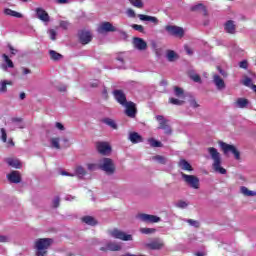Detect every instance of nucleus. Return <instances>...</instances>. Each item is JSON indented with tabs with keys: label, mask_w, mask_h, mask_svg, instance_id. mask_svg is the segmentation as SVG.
Masks as SVG:
<instances>
[{
	"label": "nucleus",
	"mask_w": 256,
	"mask_h": 256,
	"mask_svg": "<svg viewBox=\"0 0 256 256\" xmlns=\"http://www.w3.org/2000/svg\"><path fill=\"white\" fill-rule=\"evenodd\" d=\"M249 67V64L247 63V60H243L239 63V68L240 69H247Z\"/></svg>",
	"instance_id": "nucleus-56"
},
{
	"label": "nucleus",
	"mask_w": 256,
	"mask_h": 256,
	"mask_svg": "<svg viewBox=\"0 0 256 256\" xmlns=\"http://www.w3.org/2000/svg\"><path fill=\"white\" fill-rule=\"evenodd\" d=\"M60 27L61 29H69V22L65 20L60 21Z\"/></svg>",
	"instance_id": "nucleus-55"
},
{
	"label": "nucleus",
	"mask_w": 256,
	"mask_h": 256,
	"mask_svg": "<svg viewBox=\"0 0 256 256\" xmlns=\"http://www.w3.org/2000/svg\"><path fill=\"white\" fill-rule=\"evenodd\" d=\"M129 3L137 9H143L144 7L143 0H129Z\"/></svg>",
	"instance_id": "nucleus-35"
},
{
	"label": "nucleus",
	"mask_w": 256,
	"mask_h": 256,
	"mask_svg": "<svg viewBox=\"0 0 256 256\" xmlns=\"http://www.w3.org/2000/svg\"><path fill=\"white\" fill-rule=\"evenodd\" d=\"M5 15H9L10 17H16L17 19H21V17H23V14L15 11V10H11L9 8H6L4 10Z\"/></svg>",
	"instance_id": "nucleus-27"
},
{
	"label": "nucleus",
	"mask_w": 256,
	"mask_h": 256,
	"mask_svg": "<svg viewBox=\"0 0 256 256\" xmlns=\"http://www.w3.org/2000/svg\"><path fill=\"white\" fill-rule=\"evenodd\" d=\"M55 127L56 129H59V131H65V126H63L61 122H56Z\"/></svg>",
	"instance_id": "nucleus-59"
},
{
	"label": "nucleus",
	"mask_w": 256,
	"mask_h": 256,
	"mask_svg": "<svg viewBox=\"0 0 256 256\" xmlns=\"http://www.w3.org/2000/svg\"><path fill=\"white\" fill-rule=\"evenodd\" d=\"M6 163H8V165H10V167H14L15 169L21 168V162L17 159L8 158L6 160Z\"/></svg>",
	"instance_id": "nucleus-28"
},
{
	"label": "nucleus",
	"mask_w": 256,
	"mask_h": 256,
	"mask_svg": "<svg viewBox=\"0 0 256 256\" xmlns=\"http://www.w3.org/2000/svg\"><path fill=\"white\" fill-rule=\"evenodd\" d=\"M192 10H193V11H203V13H204L205 16L208 15L207 7H205V5H203V4L194 5V6L192 7Z\"/></svg>",
	"instance_id": "nucleus-34"
},
{
	"label": "nucleus",
	"mask_w": 256,
	"mask_h": 256,
	"mask_svg": "<svg viewBox=\"0 0 256 256\" xmlns=\"http://www.w3.org/2000/svg\"><path fill=\"white\" fill-rule=\"evenodd\" d=\"M116 61H118L120 64L118 65V69H125V58L122 54L118 55L116 57Z\"/></svg>",
	"instance_id": "nucleus-39"
},
{
	"label": "nucleus",
	"mask_w": 256,
	"mask_h": 256,
	"mask_svg": "<svg viewBox=\"0 0 256 256\" xmlns=\"http://www.w3.org/2000/svg\"><path fill=\"white\" fill-rule=\"evenodd\" d=\"M12 123H14V127H17V129L25 128V124L23 123V119L21 118H12Z\"/></svg>",
	"instance_id": "nucleus-31"
},
{
	"label": "nucleus",
	"mask_w": 256,
	"mask_h": 256,
	"mask_svg": "<svg viewBox=\"0 0 256 256\" xmlns=\"http://www.w3.org/2000/svg\"><path fill=\"white\" fill-rule=\"evenodd\" d=\"M35 13H36L37 19L42 21V23H49V21H51V17L49 16V13L45 11V9L38 7L35 9Z\"/></svg>",
	"instance_id": "nucleus-10"
},
{
	"label": "nucleus",
	"mask_w": 256,
	"mask_h": 256,
	"mask_svg": "<svg viewBox=\"0 0 256 256\" xmlns=\"http://www.w3.org/2000/svg\"><path fill=\"white\" fill-rule=\"evenodd\" d=\"M208 153L213 159L212 167L216 173H220V175H226L227 170L221 167V154L217 151V148L210 147L208 148Z\"/></svg>",
	"instance_id": "nucleus-1"
},
{
	"label": "nucleus",
	"mask_w": 256,
	"mask_h": 256,
	"mask_svg": "<svg viewBox=\"0 0 256 256\" xmlns=\"http://www.w3.org/2000/svg\"><path fill=\"white\" fill-rule=\"evenodd\" d=\"M170 103L172 105H183V101L177 99V98H170Z\"/></svg>",
	"instance_id": "nucleus-52"
},
{
	"label": "nucleus",
	"mask_w": 256,
	"mask_h": 256,
	"mask_svg": "<svg viewBox=\"0 0 256 256\" xmlns=\"http://www.w3.org/2000/svg\"><path fill=\"white\" fill-rule=\"evenodd\" d=\"M174 93H175L176 97H181V95H183V89H181L180 87H175Z\"/></svg>",
	"instance_id": "nucleus-53"
},
{
	"label": "nucleus",
	"mask_w": 256,
	"mask_h": 256,
	"mask_svg": "<svg viewBox=\"0 0 256 256\" xmlns=\"http://www.w3.org/2000/svg\"><path fill=\"white\" fill-rule=\"evenodd\" d=\"M7 85H11V82L4 80L0 84V93H7Z\"/></svg>",
	"instance_id": "nucleus-41"
},
{
	"label": "nucleus",
	"mask_w": 256,
	"mask_h": 256,
	"mask_svg": "<svg viewBox=\"0 0 256 256\" xmlns=\"http://www.w3.org/2000/svg\"><path fill=\"white\" fill-rule=\"evenodd\" d=\"M103 123H105L106 125H108L109 127H111L112 129H117V123L115 122V120L110 119V118H105L103 120Z\"/></svg>",
	"instance_id": "nucleus-38"
},
{
	"label": "nucleus",
	"mask_w": 256,
	"mask_h": 256,
	"mask_svg": "<svg viewBox=\"0 0 256 256\" xmlns=\"http://www.w3.org/2000/svg\"><path fill=\"white\" fill-rule=\"evenodd\" d=\"M75 173H76V175L78 176V177H85V168H83V166H78V167H76V169H75Z\"/></svg>",
	"instance_id": "nucleus-40"
},
{
	"label": "nucleus",
	"mask_w": 256,
	"mask_h": 256,
	"mask_svg": "<svg viewBox=\"0 0 256 256\" xmlns=\"http://www.w3.org/2000/svg\"><path fill=\"white\" fill-rule=\"evenodd\" d=\"M122 107H125V114L127 117H131V119L135 118L137 115V107L133 102H126Z\"/></svg>",
	"instance_id": "nucleus-9"
},
{
	"label": "nucleus",
	"mask_w": 256,
	"mask_h": 256,
	"mask_svg": "<svg viewBox=\"0 0 256 256\" xmlns=\"http://www.w3.org/2000/svg\"><path fill=\"white\" fill-rule=\"evenodd\" d=\"M49 55H50V58L52 59V61H59V59H62V57H63V55H61L60 53H58L55 50H50Z\"/></svg>",
	"instance_id": "nucleus-33"
},
{
	"label": "nucleus",
	"mask_w": 256,
	"mask_h": 256,
	"mask_svg": "<svg viewBox=\"0 0 256 256\" xmlns=\"http://www.w3.org/2000/svg\"><path fill=\"white\" fill-rule=\"evenodd\" d=\"M111 237L114 239H120L121 241H133V236L131 234H125V232L114 229L110 232Z\"/></svg>",
	"instance_id": "nucleus-7"
},
{
	"label": "nucleus",
	"mask_w": 256,
	"mask_h": 256,
	"mask_svg": "<svg viewBox=\"0 0 256 256\" xmlns=\"http://www.w3.org/2000/svg\"><path fill=\"white\" fill-rule=\"evenodd\" d=\"M7 179L10 181V183H21V174L19 171H12L7 175Z\"/></svg>",
	"instance_id": "nucleus-21"
},
{
	"label": "nucleus",
	"mask_w": 256,
	"mask_h": 256,
	"mask_svg": "<svg viewBox=\"0 0 256 256\" xmlns=\"http://www.w3.org/2000/svg\"><path fill=\"white\" fill-rule=\"evenodd\" d=\"M51 243H53V239L51 238H40L36 240L35 242L36 255L45 256L47 253V249H49V247L51 246Z\"/></svg>",
	"instance_id": "nucleus-2"
},
{
	"label": "nucleus",
	"mask_w": 256,
	"mask_h": 256,
	"mask_svg": "<svg viewBox=\"0 0 256 256\" xmlns=\"http://www.w3.org/2000/svg\"><path fill=\"white\" fill-rule=\"evenodd\" d=\"M10 238L9 236L0 235V243H9Z\"/></svg>",
	"instance_id": "nucleus-57"
},
{
	"label": "nucleus",
	"mask_w": 256,
	"mask_h": 256,
	"mask_svg": "<svg viewBox=\"0 0 256 256\" xmlns=\"http://www.w3.org/2000/svg\"><path fill=\"white\" fill-rule=\"evenodd\" d=\"M152 160L157 161V163H160V165H165L167 163V158L161 155L153 156Z\"/></svg>",
	"instance_id": "nucleus-36"
},
{
	"label": "nucleus",
	"mask_w": 256,
	"mask_h": 256,
	"mask_svg": "<svg viewBox=\"0 0 256 256\" xmlns=\"http://www.w3.org/2000/svg\"><path fill=\"white\" fill-rule=\"evenodd\" d=\"M2 58L4 59L5 64H1L0 68L3 71H8V69H13V67H15V64H13V61L9 59V56L7 54H3Z\"/></svg>",
	"instance_id": "nucleus-18"
},
{
	"label": "nucleus",
	"mask_w": 256,
	"mask_h": 256,
	"mask_svg": "<svg viewBox=\"0 0 256 256\" xmlns=\"http://www.w3.org/2000/svg\"><path fill=\"white\" fill-rule=\"evenodd\" d=\"M140 232L143 233V235H151V233H155L154 228H141Z\"/></svg>",
	"instance_id": "nucleus-45"
},
{
	"label": "nucleus",
	"mask_w": 256,
	"mask_h": 256,
	"mask_svg": "<svg viewBox=\"0 0 256 256\" xmlns=\"http://www.w3.org/2000/svg\"><path fill=\"white\" fill-rule=\"evenodd\" d=\"M182 179L192 189H199V178H197L196 176L182 173Z\"/></svg>",
	"instance_id": "nucleus-5"
},
{
	"label": "nucleus",
	"mask_w": 256,
	"mask_h": 256,
	"mask_svg": "<svg viewBox=\"0 0 256 256\" xmlns=\"http://www.w3.org/2000/svg\"><path fill=\"white\" fill-rule=\"evenodd\" d=\"M136 218L143 223H159L161 221L160 217L151 214H138Z\"/></svg>",
	"instance_id": "nucleus-8"
},
{
	"label": "nucleus",
	"mask_w": 256,
	"mask_h": 256,
	"mask_svg": "<svg viewBox=\"0 0 256 256\" xmlns=\"http://www.w3.org/2000/svg\"><path fill=\"white\" fill-rule=\"evenodd\" d=\"M213 83L218 91H223V89H225V80H223V78L218 74L213 75Z\"/></svg>",
	"instance_id": "nucleus-16"
},
{
	"label": "nucleus",
	"mask_w": 256,
	"mask_h": 256,
	"mask_svg": "<svg viewBox=\"0 0 256 256\" xmlns=\"http://www.w3.org/2000/svg\"><path fill=\"white\" fill-rule=\"evenodd\" d=\"M133 45L138 51H145L147 49V42L139 37L133 39Z\"/></svg>",
	"instance_id": "nucleus-15"
},
{
	"label": "nucleus",
	"mask_w": 256,
	"mask_h": 256,
	"mask_svg": "<svg viewBox=\"0 0 256 256\" xmlns=\"http://www.w3.org/2000/svg\"><path fill=\"white\" fill-rule=\"evenodd\" d=\"M159 129H163L166 135H171L172 133L171 127L167 124H162V126H159Z\"/></svg>",
	"instance_id": "nucleus-43"
},
{
	"label": "nucleus",
	"mask_w": 256,
	"mask_h": 256,
	"mask_svg": "<svg viewBox=\"0 0 256 256\" xmlns=\"http://www.w3.org/2000/svg\"><path fill=\"white\" fill-rule=\"evenodd\" d=\"M51 146L55 149H61V146H59V138H52L50 140Z\"/></svg>",
	"instance_id": "nucleus-44"
},
{
	"label": "nucleus",
	"mask_w": 256,
	"mask_h": 256,
	"mask_svg": "<svg viewBox=\"0 0 256 256\" xmlns=\"http://www.w3.org/2000/svg\"><path fill=\"white\" fill-rule=\"evenodd\" d=\"M82 221L86 223V225H97V222L95 221V218L91 216H85L82 218Z\"/></svg>",
	"instance_id": "nucleus-37"
},
{
	"label": "nucleus",
	"mask_w": 256,
	"mask_h": 256,
	"mask_svg": "<svg viewBox=\"0 0 256 256\" xmlns=\"http://www.w3.org/2000/svg\"><path fill=\"white\" fill-rule=\"evenodd\" d=\"M156 119H157V121H159L160 127H161L162 125L167 124V121L165 120V117H163L162 115H157V116H156Z\"/></svg>",
	"instance_id": "nucleus-51"
},
{
	"label": "nucleus",
	"mask_w": 256,
	"mask_h": 256,
	"mask_svg": "<svg viewBox=\"0 0 256 256\" xmlns=\"http://www.w3.org/2000/svg\"><path fill=\"white\" fill-rule=\"evenodd\" d=\"M48 34L52 41H55V39H57V31H55L54 29L48 30Z\"/></svg>",
	"instance_id": "nucleus-47"
},
{
	"label": "nucleus",
	"mask_w": 256,
	"mask_h": 256,
	"mask_svg": "<svg viewBox=\"0 0 256 256\" xmlns=\"http://www.w3.org/2000/svg\"><path fill=\"white\" fill-rule=\"evenodd\" d=\"M187 223H189V225H191V227H199V222L193 219H188Z\"/></svg>",
	"instance_id": "nucleus-54"
},
{
	"label": "nucleus",
	"mask_w": 256,
	"mask_h": 256,
	"mask_svg": "<svg viewBox=\"0 0 256 256\" xmlns=\"http://www.w3.org/2000/svg\"><path fill=\"white\" fill-rule=\"evenodd\" d=\"M100 169L105 171L107 175H113L115 173V164L110 158H104L100 160Z\"/></svg>",
	"instance_id": "nucleus-4"
},
{
	"label": "nucleus",
	"mask_w": 256,
	"mask_h": 256,
	"mask_svg": "<svg viewBox=\"0 0 256 256\" xmlns=\"http://www.w3.org/2000/svg\"><path fill=\"white\" fill-rule=\"evenodd\" d=\"M0 133H1V136H0L1 141H3V143H7V131L5 130V128H1Z\"/></svg>",
	"instance_id": "nucleus-46"
},
{
	"label": "nucleus",
	"mask_w": 256,
	"mask_h": 256,
	"mask_svg": "<svg viewBox=\"0 0 256 256\" xmlns=\"http://www.w3.org/2000/svg\"><path fill=\"white\" fill-rule=\"evenodd\" d=\"M88 171H96L97 164H87Z\"/></svg>",
	"instance_id": "nucleus-60"
},
{
	"label": "nucleus",
	"mask_w": 256,
	"mask_h": 256,
	"mask_svg": "<svg viewBox=\"0 0 256 256\" xmlns=\"http://www.w3.org/2000/svg\"><path fill=\"white\" fill-rule=\"evenodd\" d=\"M240 193L244 195V197H256V192L248 190V188L245 186L240 187Z\"/></svg>",
	"instance_id": "nucleus-25"
},
{
	"label": "nucleus",
	"mask_w": 256,
	"mask_h": 256,
	"mask_svg": "<svg viewBox=\"0 0 256 256\" xmlns=\"http://www.w3.org/2000/svg\"><path fill=\"white\" fill-rule=\"evenodd\" d=\"M165 31L172 35L173 37H183L185 35V30L179 26L167 25Z\"/></svg>",
	"instance_id": "nucleus-6"
},
{
	"label": "nucleus",
	"mask_w": 256,
	"mask_h": 256,
	"mask_svg": "<svg viewBox=\"0 0 256 256\" xmlns=\"http://www.w3.org/2000/svg\"><path fill=\"white\" fill-rule=\"evenodd\" d=\"M234 106L237 107V109H248V107H251V102L247 100V98H238Z\"/></svg>",
	"instance_id": "nucleus-17"
},
{
	"label": "nucleus",
	"mask_w": 256,
	"mask_h": 256,
	"mask_svg": "<svg viewBox=\"0 0 256 256\" xmlns=\"http://www.w3.org/2000/svg\"><path fill=\"white\" fill-rule=\"evenodd\" d=\"M60 201H61V198H59V196H56L53 200V207L55 208L59 207Z\"/></svg>",
	"instance_id": "nucleus-58"
},
{
	"label": "nucleus",
	"mask_w": 256,
	"mask_h": 256,
	"mask_svg": "<svg viewBox=\"0 0 256 256\" xmlns=\"http://www.w3.org/2000/svg\"><path fill=\"white\" fill-rule=\"evenodd\" d=\"M185 51L188 55H193V50H191L189 46H185Z\"/></svg>",
	"instance_id": "nucleus-64"
},
{
	"label": "nucleus",
	"mask_w": 256,
	"mask_h": 256,
	"mask_svg": "<svg viewBox=\"0 0 256 256\" xmlns=\"http://www.w3.org/2000/svg\"><path fill=\"white\" fill-rule=\"evenodd\" d=\"M114 99H116L117 103L120 105H125L127 103V96L123 92V90H114L113 91Z\"/></svg>",
	"instance_id": "nucleus-12"
},
{
	"label": "nucleus",
	"mask_w": 256,
	"mask_h": 256,
	"mask_svg": "<svg viewBox=\"0 0 256 256\" xmlns=\"http://www.w3.org/2000/svg\"><path fill=\"white\" fill-rule=\"evenodd\" d=\"M8 49H10L11 55H17V49L13 48L11 44L8 45Z\"/></svg>",
	"instance_id": "nucleus-61"
},
{
	"label": "nucleus",
	"mask_w": 256,
	"mask_h": 256,
	"mask_svg": "<svg viewBox=\"0 0 256 256\" xmlns=\"http://www.w3.org/2000/svg\"><path fill=\"white\" fill-rule=\"evenodd\" d=\"M242 83L245 85V87H250L251 89H253V92L256 93V85H253V80H251V78H244L242 80Z\"/></svg>",
	"instance_id": "nucleus-30"
},
{
	"label": "nucleus",
	"mask_w": 256,
	"mask_h": 256,
	"mask_svg": "<svg viewBox=\"0 0 256 256\" xmlns=\"http://www.w3.org/2000/svg\"><path fill=\"white\" fill-rule=\"evenodd\" d=\"M64 199H65V201H74L75 196L67 195V196H65Z\"/></svg>",
	"instance_id": "nucleus-63"
},
{
	"label": "nucleus",
	"mask_w": 256,
	"mask_h": 256,
	"mask_svg": "<svg viewBox=\"0 0 256 256\" xmlns=\"http://www.w3.org/2000/svg\"><path fill=\"white\" fill-rule=\"evenodd\" d=\"M219 145H220V148L222 149L224 155L232 153V155H234V159H236V161H239L241 159V152H239V150H237V147H235L234 145L227 144L223 141H219Z\"/></svg>",
	"instance_id": "nucleus-3"
},
{
	"label": "nucleus",
	"mask_w": 256,
	"mask_h": 256,
	"mask_svg": "<svg viewBox=\"0 0 256 256\" xmlns=\"http://www.w3.org/2000/svg\"><path fill=\"white\" fill-rule=\"evenodd\" d=\"M146 247L148 249H151L152 251H158L159 249L163 248V240L161 239H154L146 244Z\"/></svg>",
	"instance_id": "nucleus-13"
},
{
	"label": "nucleus",
	"mask_w": 256,
	"mask_h": 256,
	"mask_svg": "<svg viewBox=\"0 0 256 256\" xmlns=\"http://www.w3.org/2000/svg\"><path fill=\"white\" fill-rule=\"evenodd\" d=\"M178 167H180V169H182V171H193V167L191 166V164L189 162H187V160L185 159H181L178 163Z\"/></svg>",
	"instance_id": "nucleus-24"
},
{
	"label": "nucleus",
	"mask_w": 256,
	"mask_h": 256,
	"mask_svg": "<svg viewBox=\"0 0 256 256\" xmlns=\"http://www.w3.org/2000/svg\"><path fill=\"white\" fill-rule=\"evenodd\" d=\"M138 17L140 21H148L149 23H152V25H157L159 23V19L155 16L140 14Z\"/></svg>",
	"instance_id": "nucleus-23"
},
{
	"label": "nucleus",
	"mask_w": 256,
	"mask_h": 256,
	"mask_svg": "<svg viewBox=\"0 0 256 256\" xmlns=\"http://www.w3.org/2000/svg\"><path fill=\"white\" fill-rule=\"evenodd\" d=\"M189 77L192 81H194V83H201V76H199V74H197L195 71L191 70L189 72Z\"/></svg>",
	"instance_id": "nucleus-32"
},
{
	"label": "nucleus",
	"mask_w": 256,
	"mask_h": 256,
	"mask_svg": "<svg viewBox=\"0 0 256 256\" xmlns=\"http://www.w3.org/2000/svg\"><path fill=\"white\" fill-rule=\"evenodd\" d=\"M132 28L135 30V31H139V33H143L145 31V28L142 26V25H139V24H134L132 26Z\"/></svg>",
	"instance_id": "nucleus-49"
},
{
	"label": "nucleus",
	"mask_w": 256,
	"mask_h": 256,
	"mask_svg": "<svg viewBox=\"0 0 256 256\" xmlns=\"http://www.w3.org/2000/svg\"><path fill=\"white\" fill-rule=\"evenodd\" d=\"M78 37H79V41L82 45H87L88 43H91V39H93L91 32L87 31V30H81L78 33Z\"/></svg>",
	"instance_id": "nucleus-11"
},
{
	"label": "nucleus",
	"mask_w": 256,
	"mask_h": 256,
	"mask_svg": "<svg viewBox=\"0 0 256 256\" xmlns=\"http://www.w3.org/2000/svg\"><path fill=\"white\" fill-rule=\"evenodd\" d=\"M107 249L108 251H121V244L115 242H108Z\"/></svg>",
	"instance_id": "nucleus-29"
},
{
	"label": "nucleus",
	"mask_w": 256,
	"mask_h": 256,
	"mask_svg": "<svg viewBox=\"0 0 256 256\" xmlns=\"http://www.w3.org/2000/svg\"><path fill=\"white\" fill-rule=\"evenodd\" d=\"M188 205L189 204L185 201H179L178 203H176V207H178L179 209H186Z\"/></svg>",
	"instance_id": "nucleus-48"
},
{
	"label": "nucleus",
	"mask_w": 256,
	"mask_h": 256,
	"mask_svg": "<svg viewBox=\"0 0 256 256\" xmlns=\"http://www.w3.org/2000/svg\"><path fill=\"white\" fill-rule=\"evenodd\" d=\"M218 71H219L220 75H222V77H227V72H225V70L221 69V67H218Z\"/></svg>",
	"instance_id": "nucleus-62"
},
{
	"label": "nucleus",
	"mask_w": 256,
	"mask_h": 256,
	"mask_svg": "<svg viewBox=\"0 0 256 256\" xmlns=\"http://www.w3.org/2000/svg\"><path fill=\"white\" fill-rule=\"evenodd\" d=\"M128 140L131 141L133 145H137V143H143V136L137 132H130L128 135Z\"/></svg>",
	"instance_id": "nucleus-19"
},
{
	"label": "nucleus",
	"mask_w": 256,
	"mask_h": 256,
	"mask_svg": "<svg viewBox=\"0 0 256 256\" xmlns=\"http://www.w3.org/2000/svg\"><path fill=\"white\" fill-rule=\"evenodd\" d=\"M98 31L101 33L102 31H106V33L109 32H115L117 31V28H115V26H113V24H111L110 22H104L100 25V27L98 28Z\"/></svg>",
	"instance_id": "nucleus-20"
},
{
	"label": "nucleus",
	"mask_w": 256,
	"mask_h": 256,
	"mask_svg": "<svg viewBox=\"0 0 256 256\" xmlns=\"http://www.w3.org/2000/svg\"><path fill=\"white\" fill-rule=\"evenodd\" d=\"M148 143L152 147H163V144L160 141L155 140L154 138L148 139Z\"/></svg>",
	"instance_id": "nucleus-42"
},
{
	"label": "nucleus",
	"mask_w": 256,
	"mask_h": 256,
	"mask_svg": "<svg viewBox=\"0 0 256 256\" xmlns=\"http://www.w3.org/2000/svg\"><path fill=\"white\" fill-rule=\"evenodd\" d=\"M126 15L127 17H130V18H135L136 17V14H135V10L129 8L126 10Z\"/></svg>",
	"instance_id": "nucleus-50"
},
{
	"label": "nucleus",
	"mask_w": 256,
	"mask_h": 256,
	"mask_svg": "<svg viewBox=\"0 0 256 256\" xmlns=\"http://www.w3.org/2000/svg\"><path fill=\"white\" fill-rule=\"evenodd\" d=\"M97 149L101 155H109L111 153V146L107 142H98Z\"/></svg>",
	"instance_id": "nucleus-14"
},
{
	"label": "nucleus",
	"mask_w": 256,
	"mask_h": 256,
	"mask_svg": "<svg viewBox=\"0 0 256 256\" xmlns=\"http://www.w3.org/2000/svg\"><path fill=\"white\" fill-rule=\"evenodd\" d=\"M235 21L233 20H228L224 24V31L226 33H229L230 35H235Z\"/></svg>",
	"instance_id": "nucleus-22"
},
{
	"label": "nucleus",
	"mask_w": 256,
	"mask_h": 256,
	"mask_svg": "<svg viewBox=\"0 0 256 256\" xmlns=\"http://www.w3.org/2000/svg\"><path fill=\"white\" fill-rule=\"evenodd\" d=\"M166 59L170 61V63H173V61H177V59H179V55L173 50H168L166 52Z\"/></svg>",
	"instance_id": "nucleus-26"
}]
</instances>
